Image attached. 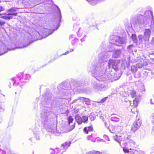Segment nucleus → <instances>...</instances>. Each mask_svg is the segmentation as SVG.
I'll use <instances>...</instances> for the list:
<instances>
[{"instance_id": "c85d7f7f", "label": "nucleus", "mask_w": 154, "mask_h": 154, "mask_svg": "<svg viewBox=\"0 0 154 154\" xmlns=\"http://www.w3.org/2000/svg\"><path fill=\"white\" fill-rule=\"evenodd\" d=\"M77 100H80V101L82 102V103L84 102V97H79L78 99L74 100V102H76Z\"/></svg>"}, {"instance_id": "864d4df0", "label": "nucleus", "mask_w": 154, "mask_h": 154, "mask_svg": "<svg viewBox=\"0 0 154 154\" xmlns=\"http://www.w3.org/2000/svg\"><path fill=\"white\" fill-rule=\"evenodd\" d=\"M75 127V123L74 124L72 125V128L71 130H72Z\"/></svg>"}, {"instance_id": "69168bd1", "label": "nucleus", "mask_w": 154, "mask_h": 154, "mask_svg": "<svg viewBox=\"0 0 154 154\" xmlns=\"http://www.w3.org/2000/svg\"><path fill=\"white\" fill-rule=\"evenodd\" d=\"M73 51V50L72 49V51Z\"/></svg>"}, {"instance_id": "de8ad7c7", "label": "nucleus", "mask_w": 154, "mask_h": 154, "mask_svg": "<svg viewBox=\"0 0 154 154\" xmlns=\"http://www.w3.org/2000/svg\"><path fill=\"white\" fill-rule=\"evenodd\" d=\"M4 10V8L0 6V12L3 11Z\"/></svg>"}, {"instance_id": "bf43d9fd", "label": "nucleus", "mask_w": 154, "mask_h": 154, "mask_svg": "<svg viewBox=\"0 0 154 154\" xmlns=\"http://www.w3.org/2000/svg\"><path fill=\"white\" fill-rule=\"evenodd\" d=\"M20 90H19V91H18V93L19 94L20 93Z\"/></svg>"}, {"instance_id": "13d9d810", "label": "nucleus", "mask_w": 154, "mask_h": 154, "mask_svg": "<svg viewBox=\"0 0 154 154\" xmlns=\"http://www.w3.org/2000/svg\"><path fill=\"white\" fill-rule=\"evenodd\" d=\"M86 0L87 1H88V2H91L92 1H94V0Z\"/></svg>"}, {"instance_id": "0eeeda50", "label": "nucleus", "mask_w": 154, "mask_h": 154, "mask_svg": "<svg viewBox=\"0 0 154 154\" xmlns=\"http://www.w3.org/2000/svg\"><path fill=\"white\" fill-rule=\"evenodd\" d=\"M123 128V127L120 126H112L110 131L112 133H118L120 132Z\"/></svg>"}, {"instance_id": "dca6fc26", "label": "nucleus", "mask_w": 154, "mask_h": 154, "mask_svg": "<svg viewBox=\"0 0 154 154\" xmlns=\"http://www.w3.org/2000/svg\"><path fill=\"white\" fill-rule=\"evenodd\" d=\"M138 101L137 100V98H136L135 99L133 100V105H132V109L133 110H134V111L135 110H136V107L138 105Z\"/></svg>"}, {"instance_id": "6e6d98bb", "label": "nucleus", "mask_w": 154, "mask_h": 154, "mask_svg": "<svg viewBox=\"0 0 154 154\" xmlns=\"http://www.w3.org/2000/svg\"><path fill=\"white\" fill-rule=\"evenodd\" d=\"M5 151H2V153L3 154H5Z\"/></svg>"}, {"instance_id": "9d476101", "label": "nucleus", "mask_w": 154, "mask_h": 154, "mask_svg": "<svg viewBox=\"0 0 154 154\" xmlns=\"http://www.w3.org/2000/svg\"><path fill=\"white\" fill-rule=\"evenodd\" d=\"M147 64V63L146 61L141 59L139 61V63L136 64V66L137 67L140 68H142L143 66H146Z\"/></svg>"}, {"instance_id": "37998d69", "label": "nucleus", "mask_w": 154, "mask_h": 154, "mask_svg": "<svg viewBox=\"0 0 154 154\" xmlns=\"http://www.w3.org/2000/svg\"><path fill=\"white\" fill-rule=\"evenodd\" d=\"M93 137L92 135H89L88 137V140H91Z\"/></svg>"}, {"instance_id": "338daca9", "label": "nucleus", "mask_w": 154, "mask_h": 154, "mask_svg": "<svg viewBox=\"0 0 154 154\" xmlns=\"http://www.w3.org/2000/svg\"><path fill=\"white\" fill-rule=\"evenodd\" d=\"M31 140V138H30V139H29V140Z\"/></svg>"}, {"instance_id": "c03bdc74", "label": "nucleus", "mask_w": 154, "mask_h": 154, "mask_svg": "<svg viewBox=\"0 0 154 154\" xmlns=\"http://www.w3.org/2000/svg\"><path fill=\"white\" fill-rule=\"evenodd\" d=\"M150 103L151 104H154V100H153L152 99H151L150 100Z\"/></svg>"}, {"instance_id": "a19ab883", "label": "nucleus", "mask_w": 154, "mask_h": 154, "mask_svg": "<svg viewBox=\"0 0 154 154\" xmlns=\"http://www.w3.org/2000/svg\"><path fill=\"white\" fill-rule=\"evenodd\" d=\"M138 38L139 39V40L140 42H142V38H143V36L141 35H140L138 36Z\"/></svg>"}, {"instance_id": "f03ea898", "label": "nucleus", "mask_w": 154, "mask_h": 154, "mask_svg": "<svg viewBox=\"0 0 154 154\" xmlns=\"http://www.w3.org/2000/svg\"><path fill=\"white\" fill-rule=\"evenodd\" d=\"M151 21V28L154 32V20L153 13L150 10L146 11L144 13V16L140 15L134 17L131 20V24L137 29H140L141 27L147 25L149 21Z\"/></svg>"}, {"instance_id": "4468645a", "label": "nucleus", "mask_w": 154, "mask_h": 154, "mask_svg": "<svg viewBox=\"0 0 154 154\" xmlns=\"http://www.w3.org/2000/svg\"><path fill=\"white\" fill-rule=\"evenodd\" d=\"M112 116L111 117L110 119L112 121L116 122L119 121L120 120L119 117H120L119 116L115 114H112Z\"/></svg>"}, {"instance_id": "49530a36", "label": "nucleus", "mask_w": 154, "mask_h": 154, "mask_svg": "<svg viewBox=\"0 0 154 154\" xmlns=\"http://www.w3.org/2000/svg\"><path fill=\"white\" fill-rule=\"evenodd\" d=\"M92 142H95L96 139L95 137H94L91 140Z\"/></svg>"}, {"instance_id": "7ed1b4c3", "label": "nucleus", "mask_w": 154, "mask_h": 154, "mask_svg": "<svg viewBox=\"0 0 154 154\" xmlns=\"http://www.w3.org/2000/svg\"><path fill=\"white\" fill-rule=\"evenodd\" d=\"M41 117L42 123L45 128H47L51 122L49 112H42L41 113Z\"/></svg>"}, {"instance_id": "aec40b11", "label": "nucleus", "mask_w": 154, "mask_h": 154, "mask_svg": "<svg viewBox=\"0 0 154 154\" xmlns=\"http://www.w3.org/2000/svg\"><path fill=\"white\" fill-rule=\"evenodd\" d=\"M93 130V127L91 126H89L88 127H85L83 131L85 134H88V132L90 131H92Z\"/></svg>"}, {"instance_id": "f3484780", "label": "nucleus", "mask_w": 154, "mask_h": 154, "mask_svg": "<svg viewBox=\"0 0 154 154\" xmlns=\"http://www.w3.org/2000/svg\"><path fill=\"white\" fill-rule=\"evenodd\" d=\"M121 54L120 50H117L116 51H114L112 53V57H118Z\"/></svg>"}, {"instance_id": "20e7f679", "label": "nucleus", "mask_w": 154, "mask_h": 154, "mask_svg": "<svg viewBox=\"0 0 154 154\" xmlns=\"http://www.w3.org/2000/svg\"><path fill=\"white\" fill-rule=\"evenodd\" d=\"M19 8L16 7H12L8 10L5 14L7 16L4 17L5 19L10 20L13 18V16H16L17 13L16 12Z\"/></svg>"}, {"instance_id": "79ce46f5", "label": "nucleus", "mask_w": 154, "mask_h": 154, "mask_svg": "<svg viewBox=\"0 0 154 154\" xmlns=\"http://www.w3.org/2000/svg\"><path fill=\"white\" fill-rule=\"evenodd\" d=\"M123 150L124 152L125 153L129 152L128 150V149L125 148H123Z\"/></svg>"}, {"instance_id": "bb28decb", "label": "nucleus", "mask_w": 154, "mask_h": 154, "mask_svg": "<svg viewBox=\"0 0 154 154\" xmlns=\"http://www.w3.org/2000/svg\"><path fill=\"white\" fill-rule=\"evenodd\" d=\"M82 122L84 123H87L88 120V117L85 116H83L82 117Z\"/></svg>"}, {"instance_id": "cd10ccee", "label": "nucleus", "mask_w": 154, "mask_h": 154, "mask_svg": "<svg viewBox=\"0 0 154 154\" xmlns=\"http://www.w3.org/2000/svg\"><path fill=\"white\" fill-rule=\"evenodd\" d=\"M125 137V136H123V138H124L123 140H128V141L129 143L133 142L134 143V142H133L131 140L129 139V138H130L129 136H127L126 137Z\"/></svg>"}, {"instance_id": "2f4dec72", "label": "nucleus", "mask_w": 154, "mask_h": 154, "mask_svg": "<svg viewBox=\"0 0 154 154\" xmlns=\"http://www.w3.org/2000/svg\"><path fill=\"white\" fill-rule=\"evenodd\" d=\"M90 100L88 98L84 97V102L87 105H89L90 104Z\"/></svg>"}, {"instance_id": "a211bd4d", "label": "nucleus", "mask_w": 154, "mask_h": 154, "mask_svg": "<svg viewBox=\"0 0 154 154\" xmlns=\"http://www.w3.org/2000/svg\"><path fill=\"white\" fill-rule=\"evenodd\" d=\"M75 119L79 125H80L82 122V118L79 115H76L75 116Z\"/></svg>"}, {"instance_id": "423d86ee", "label": "nucleus", "mask_w": 154, "mask_h": 154, "mask_svg": "<svg viewBox=\"0 0 154 154\" xmlns=\"http://www.w3.org/2000/svg\"><path fill=\"white\" fill-rule=\"evenodd\" d=\"M119 64V61L112 59H110L108 62L109 68H112L116 71L118 69Z\"/></svg>"}, {"instance_id": "a18cd8bd", "label": "nucleus", "mask_w": 154, "mask_h": 154, "mask_svg": "<svg viewBox=\"0 0 154 154\" xmlns=\"http://www.w3.org/2000/svg\"><path fill=\"white\" fill-rule=\"evenodd\" d=\"M104 137L105 139H106L107 140H109V138L106 135H104Z\"/></svg>"}, {"instance_id": "4be33fe9", "label": "nucleus", "mask_w": 154, "mask_h": 154, "mask_svg": "<svg viewBox=\"0 0 154 154\" xmlns=\"http://www.w3.org/2000/svg\"><path fill=\"white\" fill-rule=\"evenodd\" d=\"M137 66H135L134 65H133L131 66V71L133 73H135L137 72Z\"/></svg>"}, {"instance_id": "052dcab7", "label": "nucleus", "mask_w": 154, "mask_h": 154, "mask_svg": "<svg viewBox=\"0 0 154 154\" xmlns=\"http://www.w3.org/2000/svg\"><path fill=\"white\" fill-rule=\"evenodd\" d=\"M80 32L79 31L78 32V35L79 36V33H80Z\"/></svg>"}, {"instance_id": "c9c22d12", "label": "nucleus", "mask_w": 154, "mask_h": 154, "mask_svg": "<svg viewBox=\"0 0 154 154\" xmlns=\"http://www.w3.org/2000/svg\"><path fill=\"white\" fill-rule=\"evenodd\" d=\"M105 56L106 57H108V56H110L111 54V53L109 52H107L104 54Z\"/></svg>"}, {"instance_id": "ea45409f", "label": "nucleus", "mask_w": 154, "mask_h": 154, "mask_svg": "<svg viewBox=\"0 0 154 154\" xmlns=\"http://www.w3.org/2000/svg\"><path fill=\"white\" fill-rule=\"evenodd\" d=\"M90 120L91 121H93L95 119V116H91V115H90Z\"/></svg>"}, {"instance_id": "473e14b6", "label": "nucleus", "mask_w": 154, "mask_h": 154, "mask_svg": "<svg viewBox=\"0 0 154 154\" xmlns=\"http://www.w3.org/2000/svg\"><path fill=\"white\" fill-rule=\"evenodd\" d=\"M73 120V119L72 118L71 116H69L68 119V121L69 123L70 124L71 122H72Z\"/></svg>"}, {"instance_id": "2eb2a0df", "label": "nucleus", "mask_w": 154, "mask_h": 154, "mask_svg": "<svg viewBox=\"0 0 154 154\" xmlns=\"http://www.w3.org/2000/svg\"><path fill=\"white\" fill-rule=\"evenodd\" d=\"M44 31L45 32H43V33L45 35V36L44 37V38L52 34L53 32L51 31V30L47 29H44Z\"/></svg>"}, {"instance_id": "3c124183", "label": "nucleus", "mask_w": 154, "mask_h": 154, "mask_svg": "<svg viewBox=\"0 0 154 154\" xmlns=\"http://www.w3.org/2000/svg\"><path fill=\"white\" fill-rule=\"evenodd\" d=\"M151 43L152 44H154V37L153 38L151 41Z\"/></svg>"}, {"instance_id": "680f3d73", "label": "nucleus", "mask_w": 154, "mask_h": 154, "mask_svg": "<svg viewBox=\"0 0 154 154\" xmlns=\"http://www.w3.org/2000/svg\"><path fill=\"white\" fill-rule=\"evenodd\" d=\"M81 41L82 42V41H84V40H83V39H81Z\"/></svg>"}, {"instance_id": "f257e3e1", "label": "nucleus", "mask_w": 154, "mask_h": 154, "mask_svg": "<svg viewBox=\"0 0 154 154\" xmlns=\"http://www.w3.org/2000/svg\"><path fill=\"white\" fill-rule=\"evenodd\" d=\"M91 72L93 76L96 78L93 84V89L97 91H103L106 90L107 87L104 84H102L100 81H105L112 79L113 74L107 72L106 70L103 73L104 69L102 67L93 66L91 68Z\"/></svg>"}, {"instance_id": "8fccbe9b", "label": "nucleus", "mask_w": 154, "mask_h": 154, "mask_svg": "<svg viewBox=\"0 0 154 154\" xmlns=\"http://www.w3.org/2000/svg\"><path fill=\"white\" fill-rule=\"evenodd\" d=\"M7 51H5L4 53H0V55H2L4 54H5V53H7Z\"/></svg>"}, {"instance_id": "7c9ffc66", "label": "nucleus", "mask_w": 154, "mask_h": 154, "mask_svg": "<svg viewBox=\"0 0 154 154\" xmlns=\"http://www.w3.org/2000/svg\"><path fill=\"white\" fill-rule=\"evenodd\" d=\"M150 119L151 123L154 125V112L151 114Z\"/></svg>"}, {"instance_id": "1a4fd4ad", "label": "nucleus", "mask_w": 154, "mask_h": 154, "mask_svg": "<svg viewBox=\"0 0 154 154\" xmlns=\"http://www.w3.org/2000/svg\"><path fill=\"white\" fill-rule=\"evenodd\" d=\"M151 31L149 29H145L144 33L143 38L146 41H148L150 37Z\"/></svg>"}, {"instance_id": "9b49d317", "label": "nucleus", "mask_w": 154, "mask_h": 154, "mask_svg": "<svg viewBox=\"0 0 154 154\" xmlns=\"http://www.w3.org/2000/svg\"><path fill=\"white\" fill-rule=\"evenodd\" d=\"M126 102V103H125V105L126 106V107L129 109V110H131L132 112L135 113L134 111H133V106L132 105H131V101L128 100V101H127Z\"/></svg>"}, {"instance_id": "39448f33", "label": "nucleus", "mask_w": 154, "mask_h": 154, "mask_svg": "<svg viewBox=\"0 0 154 154\" xmlns=\"http://www.w3.org/2000/svg\"><path fill=\"white\" fill-rule=\"evenodd\" d=\"M113 38V39H112L110 41L109 43L113 44L114 45H120L123 44L125 42V39L119 36H114Z\"/></svg>"}, {"instance_id": "c756f323", "label": "nucleus", "mask_w": 154, "mask_h": 154, "mask_svg": "<svg viewBox=\"0 0 154 154\" xmlns=\"http://www.w3.org/2000/svg\"><path fill=\"white\" fill-rule=\"evenodd\" d=\"M66 84L67 83L66 82H63L60 84V86L62 88L66 89V88L64 85H66Z\"/></svg>"}, {"instance_id": "5701e85b", "label": "nucleus", "mask_w": 154, "mask_h": 154, "mask_svg": "<svg viewBox=\"0 0 154 154\" xmlns=\"http://www.w3.org/2000/svg\"><path fill=\"white\" fill-rule=\"evenodd\" d=\"M130 94L132 97L134 98L136 96V92L134 90H131L130 92Z\"/></svg>"}, {"instance_id": "e2e57ef3", "label": "nucleus", "mask_w": 154, "mask_h": 154, "mask_svg": "<svg viewBox=\"0 0 154 154\" xmlns=\"http://www.w3.org/2000/svg\"><path fill=\"white\" fill-rule=\"evenodd\" d=\"M26 76H27L28 77H30V76H29V75H26Z\"/></svg>"}, {"instance_id": "ddd939ff", "label": "nucleus", "mask_w": 154, "mask_h": 154, "mask_svg": "<svg viewBox=\"0 0 154 154\" xmlns=\"http://www.w3.org/2000/svg\"><path fill=\"white\" fill-rule=\"evenodd\" d=\"M131 58L130 57L127 58V60L124 59L122 61V63L121 64L122 66H125L127 65L130 62H131Z\"/></svg>"}, {"instance_id": "a878e982", "label": "nucleus", "mask_w": 154, "mask_h": 154, "mask_svg": "<svg viewBox=\"0 0 154 154\" xmlns=\"http://www.w3.org/2000/svg\"><path fill=\"white\" fill-rule=\"evenodd\" d=\"M134 46L133 45H129L128 47V51L130 52H131L133 51Z\"/></svg>"}, {"instance_id": "58836bf2", "label": "nucleus", "mask_w": 154, "mask_h": 154, "mask_svg": "<svg viewBox=\"0 0 154 154\" xmlns=\"http://www.w3.org/2000/svg\"><path fill=\"white\" fill-rule=\"evenodd\" d=\"M107 97H105L102 99L99 102L100 103H103L107 99Z\"/></svg>"}, {"instance_id": "0e129e2a", "label": "nucleus", "mask_w": 154, "mask_h": 154, "mask_svg": "<svg viewBox=\"0 0 154 154\" xmlns=\"http://www.w3.org/2000/svg\"><path fill=\"white\" fill-rule=\"evenodd\" d=\"M59 26H58V27H59ZM58 27L57 28L55 29V30H57V29H58Z\"/></svg>"}, {"instance_id": "4c0bfd02", "label": "nucleus", "mask_w": 154, "mask_h": 154, "mask_svg": "<svg viewBox=\"0 0 154 154\" xmlns=\"http://www.w3.org/2000/svg\"><path fill=\"white\" fill-rule=\"evenodd\" d=\"M140 91L142 92L145 91V89L144 85H143L141 87V88H140Z\"/></svg>"}, {"instance_id": "b1692460", "label": "nucleus", "mask_w": 154, "mask_h": 154, "mask_svg": "<svg viewBox=\"0 0 154 154\" xmlns=\"http://www.w3.org/2000/svg\"><path fill=\"white\" fill-rule=\"evenodd\" d=\"M34 134L35 135V138L37 140H39V134L40 133L38 131H35L34 133Z\"/></svg>"}, {"instance_id": "412c9836", "label": "nucleus", "mask_w": 154, "mask_h": 154, "mask_svg": "<svg viewBox=\"0 0 154 154\" xmlns=\"http://www.w3.org/2000/svg\"><path fill=\"white\" fill-rule=\"evenodd\" d=\"M70 142H65L62 145V146L63 148L64 149H66L70 146Z\"/></svg>"}, {"instance_id": "5fc2aeb1", "label": "nucleus", "mask_w": 154, "mask_h": 154, "mask_svg": "<svg viewBox=\"0 0 154 154\" xmlns=\"http://www.w3.org/2000/svg\"><path fill=\"white\" fill-rule=\"evenodd\" d=\"M71 52V51H70V52H69V51L66 52L65 54H64V55L65 54H68L69 52Z\"/></svg>"}, {"instance_id": "4d7b16f0", "label": "nucleus", "mask_w": 154, "mask_h": 154, "mask_svg": "<svg viewBox=\"0 0 154 154\" xmlns=\"http://www.w3.org/2000/svg\"><path fill=\"white\" fill-rule=\"evenodd\" d=\"M28 45H27V46H26V45H25V46H23V47H22V48H23V47H27V46H28Z\"/></svg>"}, {"instance_id": "f8f14e48", "label": "nucleus", "mask_w": 154, "mask_h": 154, "mask_svg": "<svg viewBox=\"0 0 154 154\" xmlns=\"http://www.w3.org/2000/svg\"><path fill=\"white\" fill-rule=\"evenodd\" d=\"M124 138L123 136H119L116 135L114 137V139L116 141L118 142L119 143L120 145V142L124 140Z\"/></svg>"}, {"instance_id": "f704fd0d", "label": "nucleus", "mask_w": 154, "mask_h": 154, "mask_svg": "<svg viewBox=\"0 0 154 154\" xmlns=\"http://www.w3.org/2000/svg\"><path fill=\"white\" fill-rule=\"evenodd\" d=\"M12 80L13 81H14V83L13 84V85L14 86H15L16 84H17L18 85L19 84V82L17 81V79H15L14 78H13Z\"/></svg>"}, {"instance_id": "774afa93", "label": "nucleus", "mask_w": 154, "mask_h": 154, "mask_svg": "<svg viewBox=\"0 0 154 154\" xmlns=\"http://www.w3.org/2000/svg\"><path fill=\"white\" fill-rule=\"evenodd\" d=\"M153 97H154V94H153Z\"/></svg>"}, {"instance_id": "393cba45", "label": "nucleus", "mask_w": 154, "mask_h": 154, "mask_svg": "<svg viewBox=\"0 0 154 154\" xmlns=\"http://www.w3.org/2000/svg\"><path fill=\"white\" fill-rule=\"evenodd\" d=\"M131 38L133 41L134 43H136L137 42V38L136 35L135 34H132L131 36Z\"/></svg>"}, {"instance_id": "603ef678", "label": "nucleus", "mask_w": 154, "mask_h": 154, "mask_svg": "<svg viewBox=\"0 0 154 154\" xmlns=\"http://www.w3.org/2000/svg\"><path fill=\"white\" fill-rule=\"evenodd\" d=\"M73 36V35H70L69 37V38L70 39H71L72 38V36Z\"/></svg>"}, {"instance_id": "72a5a7b5", "label": "nucleus", "mask_w": 154, "mask_h": 154, "mask_svg": "<svg viewBox=\"0 0 154 154\" xmlns=\"http://www.w3.org/2000/svg\"><path fill=\"white\" fill-rule=\"evenodd\" d=\"M100 153L99 152H89L87 153L86 154H100Z\"/></svg>"}, {"instance_id": "6ab92c4d", "label": "nucleus", "mask_w": 154, "mask_h": 154, "mask_svg": "<svg viewBox=\"0 0 154 154\" xmlns=\"http://www.w3.org/2000/svg\"><path fill=\"white\" fill-rule=\"evenodd\" d=\"M57 9V14H58V21H59V24L61 22V14L60 11V9L58 8V7L57 6H56Z\"/></svg>"}, {"instance_id": "09e8293b", "label": "nucleus", "mask_w": 154, "mask_h": 154, "mask_svg": "<svg viewBox=\"0 0 154 154\" xmlns=\"http://www.w3.org/2000/svg\"><path fill=\"white\" fill-rule=\"evenodd\" d=\"M106 58V57H102V60H103V62H104V61H106V60L105 59V58Z\"/></svg>"}, {"instance_id": "6e6552de", "label": "nucleus", "mask_w": 154, "mask_h": 154, "mask_svg": "<svg viewBox=\"0 0 154 154\" xmlns=\"http://www.w3.org/2000/svg\"><path fill=\"white\" fill-rule=\"evenodd\" d=\"M141 124V122L139 120L135 121L131 126V130L135 132L140 127Z\"/></svg>"}, {"instance_id": "e433bc0d", "label": "nucleus", "mask_w": 154, "mask_h": 154, "mask_svg": "<svg viewBox=\"0 0 154 154\" xmlns=\"http://www.w3.org/2000/svg\"><path fill=\"white\" fill-rule=\"evenodd\" d=\"M135 58H134V59H132L131 60V62H133V63H135L136 62H137L138 60V59L136 57V59H135Z\"/></svg>"}]
</instances>
